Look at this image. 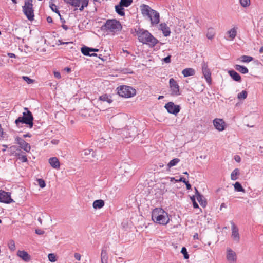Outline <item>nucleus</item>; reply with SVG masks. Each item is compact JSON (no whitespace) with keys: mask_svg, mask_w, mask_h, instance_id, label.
Returning a JSON list of instances; mask_svg holds the SVG:
<instances>
[{"mask_svg":"<svg viewBox=\"0 0 263 263\" xmlns=\"http://www.w3.org/2000/svg\"><path fill=\"white\" fill-rule=\"evenodd\" d=\"M135 31L139 42L148 45L149 47H154L159 42V41L147 30L136 27Z\"/></svg>","mask_w":263,"mask_h":263,"instance_id":"1","label":"nucleus"},{"mask_svg":"<svg viewBox=\"0 0 263 263\" xmlns=\"http://www.w3.org/2000/svg\"><path fill=\"white\" fill-rule=\"evenodd\" d=\"M140 9L143 16L150 20L152 26H155L158 24L160 22V15L156 10L145 4L141 5Z\"/></svg>","mask_w":263,"mask_h":263,"instance_id":"2","label":"nucleus"},{"mask_svg":"<svg viewBox=\"0 0 263 263\" xmlns=\"http://www.w3.org/2000/svg\"><path fill=\"white\" fill-rule=\"evenodd\" d=\"M152 219L157 223L166 225L170 221L168 213L160 208L154 209L152 212Z\"/></svg>","mask_w":263,"mask_h":263,"instance_id":"3","label":"nucleus"},{"mask_svg":"<svg viewBox=\"0 0 263 263\" xmlns=\"http://www.w3.org/2000/svg\"><path fill=\"white\" fill-rule=\"evenodd\" d=\"M26 111L23 112V116L19 117L15 121V123L17 127H21V124L28 125L29 128H32L33 126V116L32 112L27 107H24Z\"/></svg>","mask_w":263,"mask_h":263,"instance_id":"4","label":"nucleus"},{"mask_svg":"<svg viewBox=\"0 0 263 263\" xmlns=\"http://www.w3.org/2000/svg\"><path fill=\"white\" fill-rule=\"evenodd\" d=\"M101 28L102 29H105L115 33L121 31L122 26L119 21L112 19L107 20Z\"/></svg>","mask_w":263,"mask_h":263,"instance_id":"5","label":"nucleus"},{"mask_svg":"<svg viewBox=\"0 0 263 263\" xmlns=\"http://www.w3.org/2000/svg\"><path fill=\"white\" fill-rule=\"evenodd\" d=\"M118 94L124 98H131L136 95V90L132 87L122 85L117 88Z\"/></svg>","mask_w":263,"mask_h":263,"instance_id":"6","label":"nucleus"},{"mask_svg":"<svg viewBox=\"0 0 263 263\" xmlns=\"http://www.w3.org/2000/svg\"><path fill=\"white\" fill-rule=\"evenodd\" d=\"M32 0H25L24 5L22 7L23 12L29 21L34 19V10L33 9Z\"/></svg>","mask_w":263,"mask_h":263,"instance_id":"7","label":"nucleus"},{"mask_svg":"<svg viewBox=\"0 0 263 263\" xmlns=\"http://www.w3.org/2000/svg\"><path fill=\"white\" fill-rule=\"evenodd\" d=\"M66 3L70 4L82 11L84 8L88 6V0H64Z\"/></svg>","mask_w":263,"mask_h":263,"instance_id":"8","label":"nucleus"},{"mask_svg":"<svg viewBox=\"0 0 263 263\" xmlns=\"http://www.w3.org/2000/svg\"><path fill=\"white\" fill-rule=\"evenodd\" d=\"M164 107L168 113L175 115H176L178 113H179L180 110V106L178 105H175V104L172 102H169L165 104Z\"/></svg>","mask_w":263,"mask_h":263,"instance_id":"9","label":"nucleus"},{"mask_svg":"<svg viewBox=\"0 0 263 263\" xmlns=\"http://www.w3.org/2000/svg\"><path fill=\"white\" fill-rule=\"evenodd\" d=\"M169 84L171 95L175 96H179L180 95L179 86L177 82L173 78H171L169 80Z\"/></svg>","mask_w":263,"mask_h":263,"instance_id":"10","label":"nucleus"},{"mask_svg":"<svg viewBox=\"0 0 263 263\" xmlns=\"http://www.w3.org/2000/svg\"><path fill=\"white\" fill-rule=\"evenodd\" d=\"M202 73L207 82L209 84L211 83V73L210 69L208 68V63L203 61L202 64Z\"/></svg>","mask_w":263,"mask_h":263,"instance_id":"11","label":"nucleus"},{"mask_svg":"<svg viewBox=\"0 0 263 263\" xmlns=\"http://www.w3.org/2000/svg\"><path fill=\"white\" fill-rule=\"evenodd\" d=\"M97 152L96 151H93L92 149H85L81 153V156L83 158H86L88 159H91L92 158H96L98 159L97 156Z\"/></svg>","mask_w":263,"mask_h":263,"instance_id":"12","label":"nucleus"},{"mask_svg":"<svg viewBox=\"0 0 263 263\" xmlns=\"http://www.w3.org/2000/svg\"><path fill=\"white\" fill-rule=\"evenodd\" d=\"M13 202L11 198L10 193L3 190H0V202L10 203Z\"/></svg>","mask_w":263,"mask_h":263,"instance_id":"13","label":"nucleus"},{"mask_svg":"<svg viewBox=\"0 0 263 263\" xmlns=\"http://www.w3.org/2000/svg\"><path fill=\"white\" fill-rule=\"evenodd\" d=\"M215 128L218 131H223L225 129L226 123L222 119L216 118L213 121Z\"/></svg>","mask_w":263,"mask_h":263,"instance_id":"14","label":"nucleus"},{"mask_svg":"<svg viewBox=\"0 0 263 263\" xmlns=\"http://www.w3.org/2000/svg\"><path fill=\"white\" fill-rule=\"evenodd\" d=\"M16 143L20 145V147L27 152H29L31 149L30 145L27 143L23 139L17 137L15 138Z\"/></svg>","mask_w":263,"mask_h":263,"instance_id":"15","label":"nucleus"},{"mask_svg":"<svg viewBox=\"0 0 263 263\" xmlns=\"http://www.w3.org/2000/svg\"><path fill=\"white\" fill-rule=\"evenodd\" d=\"M232 228V237L234 240L238 242L239 241V234L238 233V229L236 226L233 221H231Z\"/></svg>","mask_w":263,"mask_h":263,"instance_id":"16","label":"nucleus"},{"mask_svg":"<svg viewBox=\"0 0 263 263\" xmlns=\"http://www.w3.org/2000/svg\"><path fill=\"white\" fill-rule=\"evenodd\" d=\"M17 255L25 262H29L31 260V256L26 251L18 250Z\"/></svg>","mask_w":263,"mask_h":263,"instance_id":"17","label":"nucleus"},{"mask_svg":"<svg viewBox=\"0 0 263 263\" xmlns=\"http://www.w3.org/2000/svg\"><path fill=\"white\" fill-rule=\"evenodd\" d=\"M159 29L162 31L164 36H168L170 35V29L166 23H161L159 25Z\"/></svg>","mask_w":263,"mask_h":263,"instance_id":"18","label":"nucleus"},{"mask_svg":"<svg viewBox=\"0 0 263 263\" xmlns=\"http://www.w3.org/2000/svg\"><path fill=\"white\" fill-rule=\"evenodd\" d=\"M227 258L228 261L234 262L236 260V255L234 251L232 249L227 250Z\"/></svg>","mask_w":263,"mask_h":263,"instance_id":"19","label":"nucleus"},{"mask_svg":"<svg viewBox=\"0 0 263 263\" xmlns=\"http://www.w3.org/2000/svg\"><path fill=\"white\" fill-rule=\"evenodd\" d=\"M49 163L50 165L55 169H59L60 163L57 157H52L49 159Z\"/></svg>","mask_w":263,"mask_h":263,"instance_id":"20","label":"nucleus"},{"mask_svg":"<svg viewBox=\"0 0 263 263\" xmlns=\"http://www.w3.org/2000/svg\"><path fill=\"white\" fill-rule=\"evenodd\" d=\"M81 50L82 53L84 55H90V52H98L99 49L97 48L88 47L87 46H84L81 48Z\"/></svg>","mask_w":263,"mask_h":263,"instance_id":"21","label":"nucleus"},{"mask_svg":"<svg viewBox=\"0 0 263 263\" xmlns=\"http://www.w3.org/2000/svg\"><path fill=\"white\" fill-rule=\"evenodd\" d=\"M229 75L233 79V80L237 82L241 81V76L239 73L234 70H229L228 71Z\"/></svg>","mask_w":263,"mask_h":263,"instance_id":"22","label":"nucleus"},{"mask_svg":"<svg viewBox=\"0 0 263 263\" xmlns=\"http://www.w3.org/2000/svg\"><path fill=\"white\" fill-rule=\"evenodd\" d=\"M182 74L184 77L194 76L195 70L193 68H187L182 71Z\"/></svg>","mask_w":263,"mask_h":263,"instance_id":"23","label":"nucleus"},{"mask_svg":"<svg viewBox=\"0 0 263 263\" xmlns=\"http://www.w3.org/2000/svg\"><path fill=\"white\" fill-rule=\"evenodd\" d=\"M104 204L105 202L103 200L98 199L93 201L92 206L95 209H98L103 208Z\"/></svg>","mask_w":263,"mask_h":263,"instance_id":"24","label":"nucleus"},{"mask_svg":"<svg viewBox=\"0 0 263 263\" xmlns=\"http://www.w3.org/2000/svg\"><path fill=\"white\" fill-rule=\"evenodd\" d=\"M234 67L236 70L238 71L241 73L246 74L248 73L249 70L248 68L245 66L240 65H235Z\"/></svg>","mask_w":263,"mask_h":263,"instance_id":"25","label":"nucleus"},{"mask_svg":"<svg viewBox=\"0 0 263 263\" xmlns=\"http://www.w3.org/2000/svg\"><path fill=\"white\" fill-rule=\"evenodd\" d=\"M196 198L201 206L203 208H205L206 206V200L202 195H199L198 196L196 197Z\"/></svg>","mask_w":263,"mask_h":263,"instance_id":"26","label":"nucleus"},{"mask_svg":"<svg viewBox=\"0 0 263 263\" xmlns=\"http://www.w3.org/2000/svg\"><path fill=\"white\" fill-rule=\"evenodd\" d=\"M99 101H106L108 103H110L112 102V100L110 99V97L107 94H104L99 97Z\"/></svg>","mask_w":263,"mask_h":263,"instance_id":"27","label":"nucleus"},{"mask_svg":"<svg viewBox=\"0 0 263 263\" xmlns=\"http://www.w3.org/2000/svg\"><path fill=\"white\" fill-rule=\"evenodd\" d=\"M101 260L102 263H107L108 255L106 250L103 249L101 252Z\"/></svg>","mask_w":263,"mask_h":263,"instance_id":"28","label":"nucleus"},{"mask_svg":"<svg viewBox=\"0 0 263 263\" xmlns=\"http://www.w3.org/2000/svg\"><path fill=\"white\" fill-rule=\"evenodd\" d=\"M215 35V31L213 28L210 27L208 29L206 33V37L209 40L213 39Z\"/></svg>","mask_w":263,"mask_h":263,"instance_id":"29","label":"nucleus"},{"mask_svg":"<svg viewBox=\"0 0 263 263\" xmlns=\"http://www.w3.org/2000/svg\"><path fill=\"white\" fill-rule=\"evenodd\" d=\"M116 11V12L120 15V16H124L125 12H124V9L123 8V7L120 4L118 5H116L115 6Z\"/></svg>","mask_w":263,"mask_h":263,"instance_id":"30","label":"nucleus"},{"mask_svg":"<svg viewBox=\"0 0 263 263\" xmlns=\"http://www.w3.org/2000/svg\"><path fill=\"white\" fill-rule=\"evenodd\" d=\"M9 59L6 55H0V67L4 66L8 62Z\"/></svg>","mask_w":263,"mask_h":263,"instance_id":"31","label":"nucleus"},{"mask_svg":"<svg viewBox=\"0 0 263 263\" xmlns=\"http://www.w3.org/2000/svg\"><path fill=\"white\" fill-rule=\"evenodd\" d=\"M180 162V159L178 158H174L171 160L170 162L167 164L168 168H170L171 167L176 165Z\"/></svg>","mask_w":263,"mask_h":263,"instance_id":"32","label":"nucleus"},{"mask_svg":"<svg viewBox=\"0 0 263 263\" xmlns=\"http://www.w3.org/2000/svg\"><path fill=\"white\" fill-rule=\"evenodd\" d=\"M227 33L229 34V37L231 40L234 39L237 35V31L235 28H232Z\"/></svg>","mask_w":263,"mask_h":263,"instance_id":"33","label":"nucleus"},{"mask_svg":"<svg viewBox=\"0 0 263 263\" xmlns=\"http://www.w3.org/2000/svg\"><path fill=\"white\" fill-rule=\"evenodd\" d=\"M239 174V170L238 168H235L231 174V178L232 180H236L238 179L237 176Z\"/></svg>","mask_w":263,"mask_h":263,"instance_id":"34","label":"nucleus"},{"mask_svg":"<svg viewBox=\"0 0 263 263\" xmlns=\"http://www.w3.org/2000/svg\"><path fill=\"white\" fill-rule=\"evenodd\" d=\"M240 60L242 62L249 63L253 60V58L248 55H242L240 57Z\"/></svg>","mask_w":263,"mask_h":263,"instance_id":"35","label":"nucleus"},{"mask_svg":"<svg viewBox=\"0 0 263 263\" xmlns=\"http://www.w3.org/2000/svg\"><path fill=\"white\" fill-rule=\"evenodd\" d=\"M133 3V0H120L119 4L123 7H127Z\"/></svg>","mask_w":263,"mask_h":263,"instance_id":"36","label":"nucleus"},{"mask_svg":"<svg viewBox=\"0 0 263 263\" xmlns=\"http://www.w3.org/2000/svg\"><path fill=\"white\" fill-rule=\"evenodd\" d=\"M234 189H235V191H236L237 192H245L244 189L242 187L241 184L239 182H236L234 184Z\"/></svg>","mask_w":263,"mask_h":263,"instance_id":"37","label":"nucleus"},{"mask_svg":"<svg viewBox=\"0 0 263 263\" xmlns=\"http://www.w3.org/2000/svg\"><path fill=\"white\" fill-rule=\"evenodd\" d=\"M247 92L246 90H243L238 94L237 97L239 99H245L247 98Z\"/></svg>","mask_w":263,"mask_h":263,"instance_id":"38","label":"nucleus"},{"mask_svg":"<svg viewBox=\"0 0 263 263\" xmlns=\"http://www.w3.org/2000/svg\"><path fill=\"white\" fill-rule=\"evenodd\" d=\"M181 253L183 254L185 259H187L189 258V255L185 247H183L182 248Z\"/></svg>","mask_w":263,"mask_h":263,"instance_id":"39","label":"nucleus"},{"mask_svg":"<svg viewBox=\"0 0 263 263\" xmlns=\"http://www.w3.org/2000/svg\"><path fill=\"white\" fill-rule=\"evenodd\" d=\"M239 2L243 7L249 6L250 4V0H239Z\"/></svg>","mask_w":263,"mask_h":263,"instance_id":"40","label":"nucleus"},{"mask_svg":"<svg viewBox=\"0 0 263 263\" xmlns=\"http://www.w3.org/2000/svg\"><path fill=\"white\" fill-rule=\"evenodd\" d=\"M8 247L10 250L14 251L15 250V242L13 240H10L8 243Z\"/></svg>","mask_w":263,"mask_h":263,"instance_id":"41","label":"nucleus"},{"mask_svg":"<svg viewBox=\"0 0 263 263\" xmlns=\"http://www.w3.org/2000/svg\"><path fill=\"white\" fill-rule=\"evenodd\" d=\"M48 259L51 262H55L57 260L56 256L53 253H50L48 255Z\"/></svg>","mask_w":263,"mask_h":263,"instance_id":"42","label":"nucleus"},{"mask_svg":"<svg viewBox=\"0 0 263 263\" xmlns=\"http://www.w3.org/2000/svg\"><path fill=\"white\" fill-rule=\"evenodd\" d=\"M37 182L41 188L44 187L46 185L45 181L42 179H38Z\"/></svg>","mask_w":263,"mask_h":263,"instance_id":"43","label":"nucleus"},{"mask_svg":"<svg viewBox=\"0 0 263 263\" xmlns=\"http://www.w3.org/2000/svg\"><path fill=\"white\" fill-rule=\"evenodd\" d=\"M22 79L29 84H32L34 82L33 80L29 78L27 76H23Z\"/></svg>","mask_w":263,"mask_h":263,"instance_id":"44","label":"nucleus"},{"mask_svg":"<svg viewBox=\"0 0 263 263\" xmlns=\"http://www.w3.org/2000/svg\"><path fill=\"white\" fill-rule=\"evenodd\" d=\"M18 155L19 156L18 159L21 160L22 162H25L27 161V158L26 156L20 155L19 154H18Z\"/></svg>","mask_w":263,"mask_h":263,"instance_id":"45","label":"nucleus"},{"mask_svg":"<svg viewBox=\"0 0 263 263\" xmlns=\"http://www.w3.org/2000/svg\"><path fill=\"white\" fill-rule=\"evenodd\" d=\"M171 55H168L163 59V61L166 63H169L171 62Z\"/></svg>","mask_w":263,"mask_h":263,"instance_id":"46","label":"nucleus"},{"mask_svg":"<svg viewBox=\"0 0 263 263\" xmlns=\"http://www.w3.org/2000/svg\"><path fill=\"white\" fill-rule=\"evenodd\" d=\"M35 233L38 235H43L45 233V231L41 229H36Z\"/></svg>","mask_w":263,"mask_h":263,"instance_id":"47","label":"nucleus"},{"mask_svg":"<svg viewBox=\"0 0 263 263\" xmlns=\"http://www.w3.org/2000/svg\"><path fill=\"white\" fill-rule=\"evenodd\" d=\"M74 257L78 260H81V255L78 253H75L74 254Z\"/></svg>","mask_w":263,"mask_h":263,"instance_id":"48","label":"nucleus"},{"mask_svg":"<svg viewBox=\"0 0 263 263\" xmlns=\"http://www.w3.org/2000/svg\"><path fill=\"white\" fill-rule=\"evenodd\" d=\"M49 6H50V8H51V9L53 11V10L56 11V9H58L57 6L53 3H50Z\"/></svg>","mask_w":263,"mask_h":263,"instance_id":"49","label":"nucleus"},{"mask_svg":"<svg viewBox=\"0 0 263 263\" xmlns=\"http://www.w3.org/2000/svg\"><path fill=\"white\" fill-rule=\"evenodd\" d=\"M187 181L186 180L185 178H184V177H181L180 178V179L178 180H175V182H182L184 183H186V182H187Z\"/></svg>","mask_w":263,"mask_h":263,"instance_id":"50","label":"nucleus"},{"mask_svg":"<svg viewBox=\"0 0 263 263\" xmlns=\"http://www.w3.org/2000/svg\"><path fill=\"white\" fill-rule=\"evenodd\" d=\"M54 77L57 79H60L61 78V74L58 71H54Z\"/></svg>","mask_w":263,"mask_h":263,"instance_id":"51","label":"nucleus"},{"mask_svg":"<svg viewBox=\"0 0 263 263\" xmlns=\"http://www.w3.org/2000/svg\"><path fill=\"white\" fill-rule=\"evenodd\" d=\"M234 159H235V160L237 162H240V161H241V158L240 157L238 156V155H236L234 157Z\"/></svg>","mask_w":263,"mask_h":263,"instance_id":"52","label":"nucleus"},{"mask_svg":"<svg viewBox=\"0 0 263 263\" xmlns=\"http://www.w3.org/2000/svg\"><path fill=\"white\" fill-rule=\"evenodd\" d=\"M185 184L187 190H190L191 189V185L189 183L188 181Z\"/></svg>","mask_w":263,"mask_h":263,"instance_id":"53","label":"nucleus"},{"mask_svg":"<svg viewBox=\"0 0 263 263\" xmlns=\"http://www.w3.org/2000/svg\"><path fill=\"white\" fill-rule=\"evenodd\" d=\"M46 20H47V22H48V23H52V22H53V21H52V17H50V16H48V17H47V19H46Z\"/></svg>","mask_w":263,"mask_h":263,"instance_id":"54","label":"nucleus"},{"mask_svg":"<svg viewBox=\"0 0 263 263\" xmlns=\"http://www.w3.org/2000/svg\"><path fill=\"white\" fill-rule=\"evenodd\" d=\"M8 56L11 58H15V55L14 53H8L7 54Z\"/></svg>","mask_w":263,"mask_h":263,"instance_id":"55","label":"nucleus"},{"mask_svg":"<svg viewBox=\"0 0 263 263\" xmlns=\"http://www.w3.org/2000/svg\"><path fill=\"white\" fill-rule=\"evenodd\" d=\"M193 205L194 208H198L199 206L198 203L196 202V201H193Z\"/></svg>","mask_w":263,"mask_h":263,"instance_id":"56","label":"nucleus"},{"mask_svg":"<svg viewBox=\"0 0 263 263\" xmlns=\"http://www.w3.org/2000/svg\"><path fill=\"white\" fill-rule=\"evenodd\" d=\"M195 195H196V197L197 196H198L199 195H201V194L199 193V192H198V191L196 189V187H195Z\"/></svg>","mask_w":263,"mask_h":263,"instance_id":"57","label":"nucleus"},{"mask_svg":"<svg viewBox=\"0 0 263 263\" xmlns=\"http://www.w3.org/2000/svg\"><path fill=\"white\" fill-rule=\"evenodd\" d=\"M3 135V130L1 127V125H0V138L2 137Z\"/></svg>","mask_w":263,"mask_h":263,"instance_id":"58","label":"nucleus"},{"mask_svg":"<svg viewBox=\"0 0 263 263\" xmlns=\"http://www.w3.org/2000/svg\"><path fill=\"white\" fill-rule=\"evenodd\" d=\"M16 147L15 146H12L10 147V149L11 152H14L15 151V149H16Z\"/></svg>","mask_w":263,"mask_h":263,"instance_id":"59","label":"nucleus"},{"mask_svg":"<svg viewBox=\"0 0 263 263\" xmlns=\"http://www.w3.org/2000/svg\"><path fill=\"white\" fill-rule=\"evenodd\" d=\"M193 238H194V239H198V233H196L194 235Z\"/></svg>","mask_w":263,"mask_h":263,"instance_id":"60","label":"nucleus"},{"mask_svg":"<svg viewBox=\"0 0 263 263\" xmlns=\"http://www.w3.org/2000/svg\"><path fill=\"white\" fill-rule=\"evenodd\" d=\"M62 27L65 30H67L68 29V27L67 25L63 24L62 25Z\"/></svg>","mask_w":263,"mask_h":263,"instance_id":"61","label":"nucleus"},{"mask_svg":"<svg viewBox=\"0 0 263 263\" xmlns=\"http://www.w3.org/2000/svg\"><path fill=\"white\" fill-rule=\"evenodd\" d=\"M23 137L24 138H26V137H31V135L28 133V134H25L23 135Z\"/></svg>","mask_w":263,"mask_h":263,"instance_id":"62","label":"nucleus"},{"mask_svg":"<svg viewBox=\"0 0 263 263\" xmlns=\"http://www.w3.org/2000/svg\"><path fill=\"white\" fill-rule=\"evenodd\" d=\"M60 21L63 24V23H65V20L62 17V16H60Z\"/></svg>","mask_w":263,"mask_h":263,"instance_id":"63","label":"nucleus"},{"mask_svg":"<svg viewBox=\"0 0 263 263\" xmlns=\"http://www.w3.org/2000/svg\"><path fill=\"white\" fill-rule=\"evenodd\" d=\"M53 12H54L56 13H57L59 15V16H61V14H60V11H59L58 9H56V11L53 10Z\"/></svg>","mask_w":263,"mask_h":263,"instance_id":"64","label":"nucleus"}]
</instances>
